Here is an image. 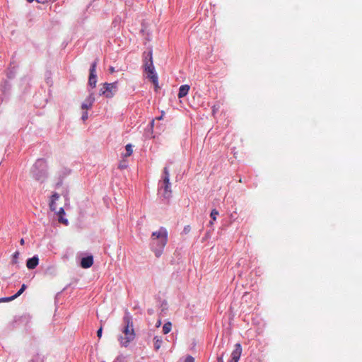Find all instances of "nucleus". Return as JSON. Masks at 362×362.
<instances>
[{
    "mask_svg": "<svg viewBox=\"0 0 362 362\" xmlns=\"http://www.w3.org/2000/svg\"><path fill=\"white\" fill-rule=\"evenodd\" d=\"M128 166L127 160H121L120 163L118 165V168L121 170L127 168Z\"/></svg>",
    "mask_w": 362,
    "mask_h": 362,
    "instance_id": "18",
    "label": "nucleus"
},
{
    "mask_svg": "<svg viewBox=\"0 0 362 362\" xmlns=\"http://www.w3.org/2000/svg\"><path fill=\"white\" fill-rule=\"evenodd\" d=\"M18 257H19V252L18 251L14 252V254L13 255V258H12L13 264H16L18 262Z\"/></svg>",
    "mask_w": 362,
    "mask_h": 362,
    "instance_id": "19",
    "label": "nucleus"
},
{
    "mask_svg": "<svg viewBox=\"0 0 362 362\" xmlns=\"http://www.w3.org/2000/svg\"><path fill=\"white\" fill-rule=\"evenodd\" d=\"M126 153L124 154V157H129L132 155L133 152L132 146L131 144H127L125 146Z\"/></svg>",
    "mask_w": 362,
    "mask_h": 362,
    "instance_id": "17",
    "label": "nucleus"
},
{
    "mask_svg": "<svg viewBox=\"0 0 362 362\" xmlns=\"http://www.w3.org/2000/svg\"><path fill=\"white\" fill-rule=\"evenodd\" d=\"M109 70L111 74H113L115 71V68L112 66L110 67Z\"/></svg>",
    "mask_w": 362,
    "mask_h": 362,
    "instance_id": "29",
    "label": "nucleus"
},
{
    "mask_svg": "<svg viewBox=\"0 0 362 362\" xmlns=\"http://www.w3.org/2000/svg\"><path fill=\"white\" fill-rule=\"evenodd\" d=\"M162 343H163V341H162V339L158 336H156L154 338H153V346H154V349L156 351H158L161 345H162Z\"/></svg>",
    "mask_w": 362,
    "mask_h": 362,
    "instance_id": "14",
    "label": "nucleus"
},
{
    "mask_svg": "<svg viewBox=\"0 0 362 362\" xmlns=\"http://www.w3.org/2000/svg\"><path fill=\"white\" fill-rule=\"evenodd\" d=\"M65 213H64V210L63 208H60L59 210V212H58V215H59V217L60 216H62V215H64Z\"/></svg>",
    "mask_w": 362,
    "mask_h": 362,
    "instance_id": "28",
    "label": "nucleus"
},
{
    "mask_svg": "<svg viewBox=\"0 0 362 362\" xmlns=\"http://www.w3.org/2000/svg\"><path fill=\"white\" fill-rule=\"evenodd\" d=\"M158 119H162V116H160L159 117L157 118Z\"/></svg>",
    "mask_w": 362,
    "mask_h": 362,
    "instance_id": "33",
    "label": "nucleus"
},
{
    "mask_svg": "<svg viewBox=\"0 0 362 362\" xmlns=\"http://www.w3.org/2000/svg\"><path fill=\"white\" fill-rule=\"evenodd\" d=\"M168 231L164 227H160L158 230L152 233L150 248L156 257H160L163 253L164 247L168 243Z\"/></svg>",
    "mask_w": 362,
    "mask_h": 362,
    "instance_id": "1",
    "label": "nucleus"
},
{
    "mask_svg": "<svg viewBox=\"0 0 362 362\" xmlns=\"http://www.w3.org/2000/svg\"><path fill=\"white\" fill-rule=\"evenodd\" d=\"M219 214L218 211L216 209H213L211 212L210 216L211 221L209 222V226H212L214 224V221L216 220L217 216Z\"/></svg>",
    "mask_w": 362,
    "mask_h": 362,
    "instance_id": "15",
    "label": "nucleus"
},
{
    "mask_svg": "<svg viewBox=\"0 0 362 362\" xmlns=\"http://www.w3.org/2000/svg\"><path fill=\"white\" fill-rule=\"evenodd\" d=\"M102 333H103V328H102V327H100L99 328V329L98 330V332H97V336H98V337L99 339H100V338H101V337H102Z\"/></svg>",
    "mask_w": 362,
    "mask_h": 362,
    "instance_id": "26",
    "label": "nucleus"
},
{
    "mask_svg": "<svg viewBox=\"0 0 362 362\" xmlns=\"http://www.w3.org/2000/svg\"><path fill=\"white\" fill-rule=\"evenodd\" d=\"M148 56L149 57V60L145 63L144 70L147 74V77L152 81L156 88L158 86V79L153 64L152 52H149Z\"/></svg>",
    "mask_w": 362,
    "mask_h": 362,
    "instance_id": "5",
    "label": "nucleus"
},
{
    "mask_svg": "<svg viewBox=\"0 0 362 362\" xmlns=\"http://www.w3.org/2000/svg\"><path fill=\"white\" fill-rule=\"evenodd\" d=\"M28 2L31 3L33 2L34 0H27Z\"/></svg>",
    "mask_w": 362,
    "mask_h": 362,
    "instance_id": "32",
    "label": "nucleus"
},
{
    "mask_svg": "<svg viewBox=\"0 0 362 362\" xmlns=\"http://www.w3.org/2000/svg\"><path fill=\"white\" fill-rule=\"evenodd\" d=\"M98 59H95L90 66V75L88 78L89 85L95 88L97 83V76H96V66L98 64Z\"/></svg>",
    "mask_w": 362,
    "mask_h": 362,
    "instance_id": "7",
    "label": "nucleus"
},
{
    "mask_svg": "<svg viewBox=\"0 0 362 362\" xmlns=\"http://www.w3.org/2000/svg\"><path fill=\"white\" fill-rule=\"evenodd\" d=\"M31 173L37 180H43L47 175V164L45 160H36L31 168Z\"/></svg>",
    "mask_w": 362,
    "mask_h": 362,
    "instance_id": "4",
    "label": "nucleus"
},
{
    "mask_svg": "<svg viewBox=\"0 0 362 362\" xmlns=\"http://www.w3.org/2000/svg\"><path fill=\"white\" fill-rule=\"evenodd\" d=\"M88 112H87V111H85V112L83 113V115H82L81 119H82L83 121H86V120L88 119Z\"/></svg>",
    "mask_w": 362,
    "mask_h": 362,
    "instance_id": "25",
    "label": "nucleus"
},
{
    "mask_svg": "<svg viewBox=\"0 0 362 362\" xmlns=\"http://www.w3.org/2000/svg\"><path fill=\"white\" fill-rule=\"evenodd\" d=\"M30 362H35L34 359H32Z\"/></svg>",
    "mask_w": 362,
    "mask_h": 362,
    "instance_id": "34",
    "label": "nucleus"
},
{
    "mask_svg": "<svg viewBox=\"0 0 362 362\" xmlns=\"http://www.w3.org/2000/svg\"><path fill=\"white\" fill-rule=\"evenodd\" d=\"M171 328H172V324L170 322H166L164 324L163 327V332L166 334L168 333H169L171 330Z\"/></svg>",
    "mask_w": 362,
    "mask_h": 362,
    "instance_id": "16",
    "label": "nucleus"
},
{
    "mask_svg": "<svg viewBox=\"0 0 362 362\" xmlns=\"http://www.w3.org/2000/svg\"><path fill=\"white\" fill-rule=\"evenodd\" d=\"M117 90V82L104 83L103 87L100 89V94L105 95L107 98H112Z\"/></svg>",
    "mask_w": 362,
    "mask_h": 362,
    "instance_id": "6",
    "label": "nucleus"
},
{
    "mask_svg": "<svg viewBox=\"0 0 362 362\" xmlns=\"http://www.w3.org/2000/svg\"><path fill=\"white\" fill-rule=\"evenodd\" d=\"M56 202L50 200L49 202V208L51 211H55L56 210Z\"/></svg>",
    "mask_w": 362,
    "mask_h": 362,
    "instance_id": "20",
    "label": "nucleus"
},
{
    "mask_svg": "<svg viewBox=\"0 0 362 362\" xmlns=\"http://www.w3.org/2000/svg\"><path fill=\"white\" fill-rule=\"evenodd\" d=\"M217 362H224L223 361V353L217 357Z\"/></svg>",
    "mask_w": 362,
    "mask_h": 362,
    "instance_id": "27",
    "label": "nucleus"
},
{
    "mask_svg": "<svg viewBox=\"0 0 362 362\" xmlns=\"http://www.w3.org/2000/svg\"><path fill=\"white\" fill-rule=\"evenodd\" d=\"M189 90V86L182 85L179 88L178 98H181L186 96Z\"/></svg>",
    "mask_w": 362,
    "mask_h": 362,
    "instance_id": "13",
    "label": "nucleus"
},
{
    "mask_svg": "<svg viewBox=\"0 0 362 362\" xmlns=\"http://www.w3.org/2000/svg\"><path fill=\"white\" fill-rule=\"evenodd\" d=\"M190 230H191L190 226H186L182 230V233L187 234L188 233H189Z\"/></svg>",
    "mask_w": 362,
    "mask_h": 362,
    "instance_id": "23",
    "label": "nucleus"
},
{
    "mask_svg": "<svg viewBox=\"0 0 362 362\" xmlns=\"http://www.w3.org/2000/svg\"><path fill=\"white\" fill-rule=\"evenodd\" d=\"M162 182L159 184V193L164 199H169L171 195L170 173L168 167L165 166L163 169V175L162 176Z\"/></svg>",
    "mask_w": 362,
    "mask_h": 362,
    "instance_id": "3",
    "label": "nucleus"
},
{
    "mask_svg": "<svg viewBox=\"0 0 362 362\" xmlns=\"http://www.w3.org/2000/svg\"><path fill=\"white\" fill-rule=\"evenodd\" d=\"M38 263L39 259L37 256H34L27 260L26 266L29 269H33L38 265Z\"/></svg>",
    "mask_w": 362,
    "mask_h": 362,
    "instance_id": "11",
    "label": "nucleus"
},
{
    "mask_svg": "<svg viewBox=\"0 0 362 362\" xmlns=\"http://www.w3.org/2000/svg\"><path fill=\"white\" fill-rule=\"evenodd\" d=\"M160 323H161V322H160V320H158V321L157 322V323H156V327H159V326L160 325Z\"/></svg>",
    "mask_w": 362,
    "mask_h": 362,
    "instance_id": "31",
    "label": "nucleus"
},
{
    "mask_svg": "<svg viewBox=\"0 0 362 362\" xmlns=\"http://www.w3.org/2000/svg\"><path fill=\"white\" fill-rule=\"evenodd\" d=\"M20 243H21V245H24L25 241H24V239H23V238L21 239V240H20Z\"/></svg>",
    "mask_w": 362,
    "mask_h": 362,
    "instance_id": "30",
    "label": "nucleus"
},
{
    "mask_svg": "<svg viewBox=\"0 0 362 362\" xmlns=\"http://www.w3.org/2000/svg\"><path fill=\"white\" fill-rule=\"evenodd\" d=\"M93 264V257L92 255L83 257L81 261V266L84 269L90 267Z\"/></svg>",
    "mask_w": 362,
    "mask_h": 362,
    "instance_id": "9",
    "label": "nucleus"
},
{
    "mask_svg": "<svg viewBox=\"0 0 362 362\" xmlns=\"http://www.w3.org/2000/svg\"><path fill=\"white\" fill-rule=\"evenodd\" d=\"M26 288H27L26 285L23 284L21 286V288H20V290L15 295L11 296V297L1 298H0V301H11V300L17 298L18 296H20L24 292V291L26 289Z\"/></svg>",
    "mask_w": 362,
    "mask_h": 362,
    "instance_id": "10",
    "label": "nucleus"
},
{
    "mask_svg": "<svg viewBox=\"0 0 362 362\" xmlns=\"http://www.w3.org/2000/svg\"><path fill=\"white\" fill-rule=\"evenodd\" d=\"M242 354V346L240 344L237 343L235 349L231 354V359L228 362H238Z\"/></svg>",
    "mask_w": 362,
    "mask_h": 362,
    "instance_id": "8",
    "label": "nucleus"
},
{
    "mask_svg": "<svg viewBox=\"0 0 362 362\" xmlns=\"http://www.w3.org/2000/svg\"><path fill=\"white\" fill-rule=\"evenodd\" d=\"M59 194H58V193H57V192H54V193L52 195V197H51V199H50V200L54 201V202H56L57 200H58V199H59Z\"/></svg>",
    "mask_w": 362,
    "mask_h": 362,
    "instance_id": "21",
    "label": "nucleus"
},
{
    "mask_svg": "<svg viewBox=\"0 0 362 362\" xmlns=\"http://www.w3.org/2000/svg\"><path fill=\"white\" fill-rule=\"evenodd\" d=\"M94 98L92 96V95H89L86 100H85V102L82 104L81 105V108L83 110H88V109H90L93 104V102H94Z\"/></svg>",
    "mask_w": 362,
    "mask_h": 362,
    "instance_id": "12",
    "label": "nucleus"
},
{
    "mask_svg": "<svg viewBox=\"0 0 362 362\" xmlns=\"http://www.w3.org/2000/svg\"><path fill=\"white\" fill-rule=\"evenodd\" d=\"M123 327L122 328V334L119 335L118 340L121 346L127 347L136 337L134 329L132 317L130 313L126 310L122 320Z\"/></svg>",
    "mask_w": 362,
    "mask_h": 362,
    "instance_id": "2",
    "label": "nucleus"
},
{
    "mask_svg": "<svg viewBox=\"0 0 362 362\" xmlns=\"http://www.w3.org/2000/svg\"><path fill=\"white\" fill-rule=\"evenodd\" d=\"M185 362H194V358L191 356H188L185 358Z\"/></svg>",
    "mask_w": 362,
    "mask_h": 362,
    "instance_id": "24",
    "label": "nucleus"
},
{
    "mask_svg": "<svg viewBox=\"0 0 362 362\" xmlns=\"http://www.w3.org/2000/svg\"><path fill=\"white\" fill-rule=\"evenodd\" d=\"M59 221L65 224L66 226L68 225V220L67 219H64L62 216H60L59 217Z\"/></svg>",
    "mask_w": 362,
    "mask_h": 362,
    "instance_id": "22",
    "label": "nucleus"
}]
</instances>
